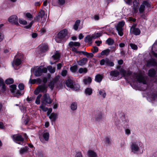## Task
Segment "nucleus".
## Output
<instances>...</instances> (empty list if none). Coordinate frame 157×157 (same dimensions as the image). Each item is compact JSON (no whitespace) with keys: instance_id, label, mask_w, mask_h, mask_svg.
<instances>
[{"instance_id":"e433bc0d","label":"nucleus","mask_w":157,"mask_h":157,"mask_svg":"<svg viewBox=\"0 0 157 157\" xmlns=\"http://www.w3.org/2000/svg\"><path fill=\"white\" fill-rule=\"evenodd\" d=\"M110 51L109 49H107L102 51L101 52V54L102 56L105 55L107 56L109 54Z\"/></svg>"},{"instance_id":"a878e982","label":"nucleus","mask_w":157,"mask_h":157,"mask_svg":"<svg viewBox=\"0 0 157 157\" xmlns=\"http://www.w3.org/2000/svg\"><path fill=\"white\" fill-rule=\"evenodd\" d=\"M66 84L67 86L71 88L73 87V82L72 80L68 79H67L66 82Z\"/></svg>"},{"instance_id":"b1692460","label":"nucleus","mask_w":157,"mask_h":157,"mask_svg":"<svg viewBox=\"0 0 157 157\" xmlns=\"http://www.w3.org/2000/svg\"><path fill=\"white\" fill-rule=\"evenodd\" d=\"M29 149V147L27 146L21 148L19 150V153L21 155L26 153L28 152Z\"/></svg>"},{"instance_id":"c03bdc74","label":"nucleus","mask_w":157,"mask_h":157,"mask_svg":"<svg viewBox=\"0 0 157 157\" xmlns=\"http://www.w3.org/2000/svg\"><path fill=\"white\" fill-rule=\"evenodd\" d=\"M48 50V46L46 45H44L43 46L41 49V52H45Z\"/></svg>"},{"instance_id":"423d86ee","label":"nucleus","mask_w":157,"mask_h":157,"mask_svg":"<svg viewBox=\"0 0 157 157\" xmlns=\"http://www.w3.org/2000/svg\"><path fill=\"white\" fill-rule=\"evenodd\" d=\"M34 74L36 76H41L43 73H46L47 72V69L45 67H43L42 66H40L35 69Z\"/></svg>"},{"instance_id":"c9c22d12","label":"nucleus","mask_w":157,"mask_h":157,"mask_svg":"<svg viewBox=\"0 0 157 157\" xmlns=\"http://www.w3.org/2000/svg\"><path fill=\"white\" fill-rule=\"evenodd\" d=\"M77 108V105L76 102H73L72 103L71 105V108L73 111L76 110Z\"/></svg>"},{"instance_id":"6ab92c4d","label":"nucleus","mask_w":157,"mask_h":157,"mask_svg":"<svg viewBox=\"0 0 157 157\" xmlns=\"http://www.w3.org/2000/svg\"><path fill=\"white\" fill-rule=\"evenodd\" d=\"M42 135L44 140L47 141H48L49 137V134L47 130L44 131L42 133Z\"/></svg>"},{"instance_id":"5701e85b","label":"nucleus","mask_w":157,"mask_h":157,"mask_svg":"<svg viewBox=\"0 0 157 157\" xmlns=\"http://www.w3.org/2000/svg\"><path fill=\"white\" fill-rule=\"evenodd\" d=\"M38 87V89L40 90V92H46L47 91V87L46 86L45 84L40 85Z\"/></svg>"},{"instance_id":"0e129e2a","label":"nucleus","mask_w":157,"mask_h":157,"mask_svg":"<svg viewBox=\"0 0 157 157\" xmlns=\"http://www.w3.org/2000/svg\"><path fill=\"white\" fill-rule=\"evenodd\" d=\"M94 50L92 51V52L93 53H95L97 52L98 51V48L96 46H95L94 47Z\"/></svg>"},{"instance_id":"412c9836","label":"nucleus","mask_w":157,"mask_h":157,"mask_svg":"<svg viewBox=\"0 0 157 157\" xmlns=\"http://www.w3.org/2000/svg\"><path fill=\"white\" fill-rule=\"evenodd\" d=\"M156 74V71L154 69L151 68L148 71V75L149 77H155Z\"/></svg>"},{"instance_id":"58836bf2","label":"nucleus","mask_w":157,"mask_h":157,"mask_svg":"<svg viewBox=\"0 0 157 157\" xmlns=\"http://www.w3.org/2000/svg\"><path fill=\"white\" fill-rule=\"evenodd\" d=\"M106 44H108L109 45H113L114 43L113 40L110 38H109L106 40Z\"/></svg>"},{"instance_id":"0eeeda50","label":"nucleus","mask_w":157,"mask_h":157,"mask_svg":"<svg viewBox=\"0 0 157 157\" xmlns=\"http://www.w3.org/2000/svg\"><path fill=\"white\" fill-rule=\"evenodd\" d=\"M151 2L148 0L144 1L140 6L139 11L140 13H143L145 10V8L150 7Z\"/></svg>"},{"instance_id":"c85d7f7f","label":"nucleus","mask_w":157,"mask_h":157,"mask_svg":"<svg viewBox=\"0 0 157 157\" xmlns=\"http://www.w3.org/2000/svg\"><path fill=\"white\" fill-rule=\"evenodd\" d=\"M119 74V72L117 70L112 71L110 73V75L111 76L114 77H117Z\"/></svg>"},{"instance_id":"4d7b16f0","label":"nucleus","mask_w":157,"mask_h":157,"mask_svg":"<svg viewBox=\"0 0 157 157\" xmlns=\"http://www.w3.org/2000/svg\"><path fill=\"white\" fill-rule=\"evenodd\" d=\"M65 3V0H58V3L60 5H62Z\"/></svg>"},{"instance_id":"f8f14e48","label":"nucleus","mask_w":157,"mask_h":157,"mask_svg":"<svg viewBox=\"0 0 157 157\" xmlns=\"http://www.w3.org/2000/svg\"><path fill=\"white\" fill-rule=\"evenodd\" d=\"M152 50V54L156 58H157V40L153 45Z\"/></svg>"},{"instance_id":"2f4dec72","label":"nucleus","mask_w":157,"mask_h":157,"mask_svg":"<svg viewBox=\"0 0 157 157\" xmlns=\"http://www.w3.org/2000/svg\"><path fill=\"white\" fill-rule=\"evenodd\" d=\"M80 45V43L77 42L71 41L69 44V45L70 47H72L73 46L75 47L79 46Z\"/></svg>"},{"instance_id":"7ed1b4c3","label":"nucleus","mask_w":157,"mask_h":157,"mask_svg":"<svg viewBox=\"0 0 157 157\" xmlns=\"http://www.w3.org/2000/svg\"><path fill=\"white\" fill-rule=\"evenodd\" d=\"M23 55L21 54H18L16 55L12 63V65L13 67L14 65L19 66L21 64V61L23 60Z\"/></svg>"},{"instance_id":"473e14b6","label":"nucleus","mask_w":157,"mask_h":157,"mask_svg":"<svg viewBox=\"0 0 157 157\" xmlns=\"http://www.w3.org/2000/svg\"><path fill=\"white\" fill-rule=\"evenodd\" d=\"M60 55L58 51H56L54 55H53L52 58L55 60H58L60 58Z\"/></svg>"},{"instance_id":"7c9ffc66","label":"nucleus","mask_w":157,"mask_h":157,"mask_svg":"<svg viewBox=\"0 0 157 157\" xmlns=\"http://www.w3.org/2000/svg\"><path fill=\"white\" fill-rule=\"evenodd\" d=\"M103 78V76L100 74L97 75L95 77V80L98 82H100Z\"/></svg>"},{"instance_id":"e2e57ef3","label":"nucleus","mask_w":157,"mask_h":157,"mask_svg":"<svg viewBox=\"0 0 157 157\" xmlns=\"http://www.w3.org/2000/svg\"><path fill=\"white\" fill-rule=\"evenodd\" d=\"M125 2L128 5H131L132 4V0H124Z\"/></svg>"},{"instance_id":"aec40b11","label":"nucleus","mask_w":157,"mask_h":157,"mask_svg":"<svg viewBox=\"0 0 157 157\" xmlns=\"http://www.w3.org/2000/svg\"><path fill=\"white\" fill-rule=\"evenodd\" d=\"M139 0H135L133 2V9L135 13L137 11L139 6Z\"/></svg>"},{"instance_id":"bf43d9fd","label":"nucleus","mask_w":157,"mask_h":157,"mask_svg":"<svg viewBox=\"0 0 157 157\" xmlns=\"http://www.w3.org/2000/svg\"><path fill=\"white\" fill-rule=\"evenodd\" d=\"M75 157H82V155L81 152H78L76 153Z\"/></svg>"},{"instance_id":"09e8293b","label":"nucleus","mask_w":157,"mask_h":157,"mask_svg":"<svg viewBox=\"0 0 157 157\" xmlns=\"http://www.w3.org/2000/svg\"><path fill=\"white\" fill-rule=\"evenodd\" d=\"M19 21L20 24L23 25H26L27 24V22L26 21L23 19H21L20 18L19 19Z\"/></svg>"},{"instance_id":"39448f33","label":"nucleus","mask_w":157,"mask_h":157,"mask_svg":"<svg viewBox=\"0 0 157 157\" xmlns=\"http://www.w3.org/2000/svg\"><path fill=\"white\" fill-rule=\"evenodd\" d=\"M12 137L15 142L17 143L24 145V138L21 135H13L12 136Z\"/></svg>"},{"instance_id":"dca6fc26","label":"nucleus","mask_w":157,"mask_h":157,"mask_svg":"<svg viewBox=\"0 0 157 157\" xmlns=\"http://www.w3.org/2000/svg\"><path fill=\"white\" fill-rule=\"evenodd\" d=\"M130 31L135 35H138L140 33V31L138 28H134V26H132L130 29Z\"/></svg>"},{"instance_id":"6e6552de","label":"nucleus","mask_w":157,"mask_h":157,"mask_svg":"<svg viewBox=\"0 0 157 157\" xmlns=\"http://www.w3.org/2000/svg\"><path fill=\"white\" fill-rule=\"evenodd\" d=\"M125 24V22L124 21H122L119 22L116 26V29L118 32V35L121 36H122L123 35V27Z\"/></svg>"},{"instance_id":"f3484780","label":"nucleus","mask_w":157,"mask_h":157,"mask_svg":"<svg viewBox=\"0 0 157 157\" xmlns=\"http://www.w3.org/2000/svg\"><path fill=\"white\" fill-rule=\"evenodd\" d=\"M157 63L155 59L152 58L149 60L147 62V66L150 67L151 66H155L156 65Z\"/></svg>"},{"instance_id":"79ce46f5","label":"nucleus","mask_w":157,"mask_h":157,"mask_svg":"<svg viewBox=\"0 0 157 157\" xmlns=\"http://www.w3.org/2000/svg\"><path fill=\"white\" fill-rule=\"evenodd\" d=\"M14 96L18 97L19 96L21 95V92L19 90H17L14 92V93H13Z\"/></svg>"},{"instance_id":"a19ab883","label":"nucleus","mask_w":157,"mask_h":157,"mask_svg":"<svg viewBox=\"0 0 157 157\" xmlns=\"http://www.w3.org/2000/svg\"><path fill=\"white\" fill-rule=\"evenodd\" d=\"M88 70L86 68H80L78 70V72L80 74H82V73H86L87 72Z\"/></svg>"},{"instance_id":"4c0bfd02","label":"nucleus","mask_w":157,"mask_h":157,"mask_svg":"<svg viewBox=\"0 0 157 157\" xmlns=\"http://www.w3.org/2000/svg\"><path fill=\"white\" fill-rule=\"evenodd\" d=\"M47 70L51 73H54L56 70L55 67L52 68V67L51 66H49L47 67Z\"/></svg>"},{"instance_id":"9b49d317","label":"nucleus","mask_w":157,"mask_h":157,"mask_svg":"<svg viewBox=\"0 0 157 157\" xmlns=\"http://www.w3.org/2000/svg\"><path fill=\"white\" fill-rule=\"evenodd\" d=\"M100 63L102 65L105 64L109 67H113L114 65V63L113 62L111 61L108 58L101 60L100 61Z\"/></svg>"},{"instance_id":"bb28decb","label":"nucleus","mask_w":157,"mask_h":157,"mask_svg":"<svg viewBox=\"0 0 157 157\" xmlns=\"http://www.w3.org/2000/svg\"><path fill=\"white\" fill-rule=\"evenodd\" d=\"M83 82L84 84L86 85L90 84L91 82L92 79L91 77H88L87 78L84 79Z\"/></svg>"},{"instance_id":"2eb2a0df","label":"nucleus","mask_w":157,"mask_h":157,"mask_svg":"<svg viewBox=\"0 0 157 157\" xmlns=\"http://www.w3.org/2000/svg\"><path fill=\"white\" fill-rule=\"evenodd\" d=\"M102 117L101 113L99 110L95 112V118L97 121H100Z\"/></svg>"},{"instance_id":"a211bd4d","label":"nucleus","mask_w":157,"mask_h":157,"mask_svg":"<svg viewBox=\"0 0 157 157\" xmlns=\"http://www.w3.org/2000/svg\"><path fill=\"white\" fill-rule=\"evenodd\" d=\"M0 87L1 88V90L3 92H4L6 90L5 84L4 82V80L0 78Z\"/></svg>"},{"instance_id":"c756f323","label":"nucleus","mask_w":157,"mask_h":157,"mask_svg":"<svg viewBox=\"0 0 157 157\" xmlns=\"http://www.w3.org/2000/svg\"><path fill=\"white\" fill-rule=\"evenodd\" d=\"M57 115L56 113H52L49 116V118L52 121H55L57 118Z\"/></svg>"},{"instance_id":"72a5a7b5","label":"nucleus","mask_w":157,"mask_h":157,"mask_svg":"<svg viewBox=\"0 0 157 157\" xmlns=\"http://www.w3.org/2000/svg\"><path fill=\"white\" fill-rule=\"evenodd\" d=\"M80 22V21L79 20H78L76 21L73 26V28L75 30H77L78 28V27L79 25Z\"/></svg>"},{"instance_id":"ddd939ff","label":"nucleus","mask_w":157,"mask_h":157,"mask_svg":"<svg viewBox=\"0 0 157 157\" xmlns=\"http://www.w3.org/2000/svg\"><path fill=\"white\" fill-rule=\"evenodd\" d=\"M131 148L132 151L135 153L138 151L139 150V147L138 145L135 142L132 143L131 145Z\"/></svg>"},{"instance_id":"37998d69","label":"nucleus","mask_w":157,"mask_h":157,"mask_svg":"<svg viewBox=\"0 0 157 157\" xmlns=\"http://www.w3.org/2000/svg\"><path fill=\"white\" fill-rule=\"evenodd\" d=\"M99 94L102 96L103 98H105L106 96V94L105 92V91L102 90H100L99 91Z\"/></svg>"},{"instance_id":"603ef678","label":"nucleus","mask_w":157,"mask_h":157,"mask_svg":"<svg viewBox=\"0 0 157 157\" xmlns=\"http://www.w3.org/2000/svg\"><path fill=\"white\" fill-rule=\"evenodd\" d=\"M106 143H107L109 145L111 144V140L108 137H105Z\"/></svg>"},{"instance_id":"774afa93","label":"nucleus","mask_w":157,"mask_h":157,"mask_svg":"<svg viewBox=\"0 0 157 157\" xmlns=\"http://www.w3.org/2000/svg\"><path fill=\"white\" fill-rule=\"evenodd\" d=\"M4 38V35L2 33H0V42L2 41Z\"/></svg>"},{"instance_id":"49530a36","label":"nucleus","mask_w":157,"mask_h":157,"mask_svg":"<svg viewBox=\"0 0 157 157\" xmlns=\"http://www.w3.org/2000/svg\"><path fill=\"white\" fill-rule=\"evenodd\" d=\"M13 80L12 78H10L6 80V83L7 84H12L13 83Z\"/></svg>"},{"instance_id":"9d476101","label":"nucleus","mask_w":157,"mask_h":157,"mask_svg":"<svg viewBox=\"0 0 157 157\" xmlns=\"http://www.w3.org/2000/svg\"><path fill=\"white\" fill-rule=\"evenodd\" d=\"M59 78V76L57 75L52 81L50 82L48 84V86L51 90H52L53 89L55 85H56L57 84Z\"/></svg>"},{"instance_id":"393cba45","label":"nucleus","mask_w":157,"mask_h":157,"mask_svg":"<svg viewBox=\"0 0 157 157\" xmlns=\"http://www.w3.org/2000/svg\"><path fill=\"white\" fill-rule=\"evenodd\" d=\"M88 157H97V155L96 153L94 151L89 150L87 152Z\"/></svg>"},{"instance_id":"13d9d810","label":"nucleus","mask_w":157,"mask_h":157,"mask_svg":"<svg viewBox=\"0 0 157 157\" xmlns=\"http://www.w3.org/2000/svg\"><path fill=\"white\" fill-rule=\"evenodd\" d=\"M26 16L27 18L29 19H31L33 18V16L32 14L29 13H26Z\"/></svg>"},{"instance_id":"864d4df0","label":"nucleus","mask_w":157,"mask_h":157,"mask_svg":"<svg viewBox=\"0 0 157 157\" xmlns=\"http://www.w3.org/2000/svg\"><path fill=\"white\" fill-rule=\"evenodd\" d=\"M84 55L90 58H92L94 56V55L92 53H86V54H84Z\"/></svg>"},{"instance_id":"8fccbe9b","label":"nucleus","mask_w":157,"mask_h":157,"mask_svg":"<svg viewBox=\"0 0 157 157\" xmlns=\"http://www.w3.org/2000/svg\"><path fill=\"white\" fill-rule=\"evenodd\" d=\"M129 45L132 49L133 50L137 49L138 47L136 45L132 43H130Z\"/></svg>"},{"instance_id":"69168bd1","label":"nucleus","mask_w":157,"mask_h":157,"mask_svg":"<svg viewBox=\"0 0 157 157\" xmlns=\"http://www.w3.org/2000/svg\"><path fill=\"white\" fill-rule=\"evenodd\" d=\"M40 92V91L38 87L35 90L34 93L35 95H37Z\"/></svg>"},{"instance_id":"f704fd0d","label":"nucleus","mask_w":157,"mask_h":157,"mask_svg":"<svg viewBox=\"0 0 157 157\" xmlns=\"http://www.w3.org/2000/svg\"><path fill=\"white\" fill-rule=\"evenodd\" d=\"M84 40V41L85 42H89L90 44L92 43L91 41L92 40V39L91 37V36H90V35H88L85 37Z\"/></svg>"},{"instance_id":"052dcab7","label":"nucleus","mask_w":157,"mask_h":157,"mask_svg":"<svg viewBox=\"0 0 157 157\" xmlns=\"http://www.w3.org/2000/svg\"><path fill=\"white\" fill-rule=\"evenodd\" d=\"M40 21V19L38 15L36 16L34 18V21L35 22H38Z\"/></svg>"},{"instance_id":"3c124183","label":"nucleus","mask_w":157,"mask_h":157,"mask_svg":"<svg viewBox=\"0 0 157 157\" xmlns=\"http://www.w3.org/2000/svg\"><path fill=\"white\" fill-rule=\"evenodd\" d=\"M71 48H72V51L73 52H75L76 53L80 54L81 53V52L78 51L75 48L73 47Z\"/></svg>"},{"instance_id":"4468645a","label":"nucleus","mask_w":157,"mask_h":157,"mask_svg":"<svg viewBox=\"0 0 157 157\" xmlns=\"http://www.w3.org/2000/svg\"><path fill=\"white\" fill-rule=\"evenodd\" d=\"M38 15L41 19L40 21L42 23L45 21L46 18L45 17V12L44 10H41L38 13Z\"/></svg>"},{"instance_id":"f03ea898","label":"nucleus","mask_w":157,"mask_h":157,"mask_svg":"<svg viewBox=\"0 0 157 157\" xmlns=\"http://www.w3.org/2000/svg\"><path fill=\"white\" fill-rule=\"evenodd\" d=\"M69 38L67 29H64L60 31L58 33L57 36L55 38L56 41L58 43L66 41Z\"/></svg>"},{"instance_id":"de8ad7c7","label":"nucleus","mask_w":157,"mask_h":157,"mask_svg":"<svg viewBox=\"0 0 157 157\" xmlns=\"http://www.w3.org/2000/svg\"><path fill=\"white\" fill-rule=\"evenodd\" d=\"M77 66L76 65H75L71 67L70 69L73 72H75L77 71Z\"/></svg>"},{"instance_id":"f257e3e1","label":"nucleus","mask_w":157,"mask_h":157,"mask_svg":"<svg viewBox=\"0 0 157 157\" xmlns=\"http://www.w3.org/2000/svg\"><path fill=\"white\" fill-rule=\"evenodd\" d=\"M120 73L124 77H128L132 75L133 78L135 80H137L140 83H142L143 84H147V77L139 74L133 73L132 71H126L124 69H121L120 71Z\"/></svg>"},{"instance_id":"6e6d98bb","label":"nucleus","mask_w":157,"mask_h":157,"mask_svg":"<svg viewBox=\"0 0 157 157\" xmlns=\"http://www.w3.org/2000/svg\"><path fill=\"white\" fill-rule=\"evenodd\" d=\"M67 73V71L66 70H62L61 72V75L63 76H65Z\"/></svg>"},{"instance_id":"680f3d73","label":"nucleus","mask_w":157,"mask_h":157,"mask_svg":"<svg viewBox=\"0 0 157 157\" xmlns=\"http://www.w3.org/2000/svg\"><path fill=\"white\" fill-rule=\"evenodd\" d=\"M80 88V86L79 85L76 86L73 85V87L72 89H73L74 90H78Z\"/></svg>"},{"instance_id":"cd10ccee","label":"nucleus","mask_w":157,"mask_h":157,"mask_svg":"<svg viewBox=\"0 0 157 157\" xmlns=\"http://www.w3.org/2000/svg\"><path fill=\"white\" fill-rule=\"evenodd\" d=\"M93 92V90L91 88H87L85 90V93L86 95H90Z\"/></svg>"},{"instance_id":"a18cd8bd","label":"nucleus","mask_w":157,"mask_h":157,"mask_svg":"<svg viewBox=\"0 0 157 157\" xmlns=\"http://www.w3.org/2000/svg\"><path fill=\"white\" fill-rule=\"evenodd\" d=\"M44 104H41V105L40 106V108L44 112L47 111L48 109L46 107Z\"/></svg>"},{"instance_id":"1a4fd4ad","label":"nucleus","mask_w":157,"mask_h":157,"mask_svg":"<svg viewBox=\"0 0 157 157\" xmlns=\"http://www.w3.org/2000/svg\"><path fill=\"white\" fill-rule=\"evenodd\" d=\"M8 21L11 24L18 25V19L17 16L15 15L10 16L8 19Z\"/></svg>"},{"instance_id":"ea45409f","label":"nucleus","mask_w":157,"mask_h":157,"mask_svg":"<svg viewBox=\"0 0 157 157\" xmlns=\"http://www.w3.org/2000/svg\"><path fill=\"white\" fill-rule=\"evenodd\" d=\"M16 86L15 85L13 84L10 86V90L12 93H14L16 89Z\"/></svg>"},{"instance_id":"4be33fe9","label":"nucleus","mask_w":157,"mask_h":157,"mask_svg":"<svg viewBox=\"0 0 157 157\" xmlns=\"http://www.w3.org/2000/svg\"><path fill=\"white\" fill-rule=\"evenodd\" d=\"M87 59L86 58H84L81 60L77 61V63L78 65L82 66L85 65L87 63Z\"/></svg>"},{"instance_id":"338daca9","label":"nucleus","mask_w":157,"mask_h":157,"mask_svg":"<svg viewBox=\"0 0 157 157\" xmlns=\"http://www.w3.org/2000/svg\"><path fill=\"white\" fill-rule=\"evenodd\" d=\"M29 121V119L28 118H26L24 121L23 124L25 125H27Z\"/></svg>"},{"instance_id":"20e7f679","label":"nucleus","mask_w":157,"mask_h":157,"mask_svg":"<svg viewBox=\"0 0 157 157\" xmlns=\"http://www.w3.org/2000/svg\"><path fill=\"white\" fill-rule=\"evenodd\" d=\"M52 102L53 100L50 98L48 94H45L41 98V104H44L45 105L50 104Z\"/></svg>"},{"instance_id":"5fc2aeb1","label":"nucleus","mask_w":157,"mask_h":157,"mask_svg":"<svg viewBox=\"0 0 157 157\" xmlns=\"http://www.w3.org/2000/svg\"><path fill=\"white\" fill-rule=\"evenodd\" d=\"M18 87L20 90H23L24 89V86L22 83L20 84L18 86Z\"/></svg>"}]
</instances>
